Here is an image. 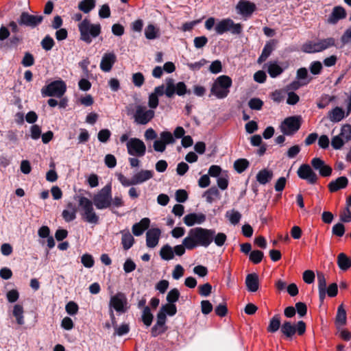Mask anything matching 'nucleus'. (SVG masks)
<instances>
[{
  "label": "nucleus",
  "instance_id": "15",
  "mask_svg": "<svg viewBox=\"0 0 351 351\" xmlns=\"http://www.w3.org/2000/svg\"><path fill=\"white\" fill-rule=\"evenodd\" d=\"M175 141L173 134L170 132L164 131L160 134V138L156 139L153 144L154 149L158 152H163L167 144Z\"/></svg>",
  "mask_w": 351,
  "mask_h": 351
},
{
  "label": "nucleus",
  "instance_id": "57",
  "mask_svg": "<svg viewBox=\"0 0 351 351\" xmlns=\"http://www.w3.org/2000/svg\"><path fill=\"white\" fill-rule=\"evenodd\" d=\"M212 292V286L208 282L199 287V293L203 297H208Z\"/></svg>",
  "mask_w": 351,
  "mask_h": 351
},
{
  "label": "nucleus",
  "instance_id": "47",
  "mask_svg": "<svg viewBox=\"0 0 351 351\" xmlns=\"http://www.w3.org/2000/svg\"><path fill=\"white\" fill-rule=\"evenodd\" d=\"M81 263L86 268H91L94 266L95 261L90 254H84L81 257Z\"/></svg>",
  "mask_w": 351,
  "mask_h": 351
},
{
  "label": "nucleus",
  "instance_id": "64",
  "mask_svg": "<svg viewBox=\"0 0 351 351\" xmlns=\"http://www.w3.org/2000/svg\"><path fill=\"white\" fill-rule=\"evenodd\" d=\"M111 135V132L108 129H103L100 130L98 133V139L100 142L106 143L110 138Z\"/></svg>",
  "mask_w": 351,
  "mask_h": 351
},
{
  "label": "nucleus",
  "instance_id": "58",
  "mask_svg": "<svg viewBox=\"0 0 351 351\" xmlns=\"http://www.w3.org/2000/svg\"><path fill=\"white\" fill-rule=\"evenodd\" d=\"M132 82L137 87L142 86L145 82L143 75L140 72L134 73L132 75Z\"/></svg>",
  "mask_w": 351,
  "mask_h": 351
},
{
  "label": "nucleus",
  "instance_id": "30",
  "mask_svg": "<svg viewBox=\"0 0 351 351\" xmlns=\"http://www.w3.org/2000/svg\"><path fill=\"white\" fill-rule=\"evenodd\" d=\"M203 197L206 198L208 203L212 204L213 202L220 199L221 194L216 186H212L204 193Z\"/></svg>",
  "mask_w": 351,
  "mask_h": 351
},
{
  "label": "nucleus",
  "instance_id": "33",
  "mask_svg": "<svg viewBox=\"0 0 351 351\" xmlns=\"http://www.w3.org/2000/svg\"><path fill=\"white\" fill-rule=\"evenodd\" d=\"M337 263L341 271H347L351 267V258L344 253L337 256Z\"/></svg>",
  "mask_w": 351,
  "mask_h": 351
},
{
  "label": "nucleus",
  "instance_id": "28",
  "mask_svg": "<svg viewBox=\"0 0 351 351\" xmlns=\"http://www.w3.org/2000/svg\"><path fill=\"white\" fill-rule=\"evenodd\" d=\"M247 289L250 292H256L259 287L258 276L256 273L247 274L245 278Z\"/></svg>",
  "mask_w": 351,
  "mask_h": 351
},
{
  "label": "nucleus",
  "instance_id": "7",
  "mask_svg": "<svg viewBox=\"0 0 351 351\" xmlns=\"http://www.w3.org/2000/svg\"><path fill=\"white\" fill-rule=\"evenodd\" d=\"M93 204L99 210L110 207L112 205L111 186H105L95 194L93 199Z\"/></svg>",
  "mask_w": 351,
  "mask_h": 351
},
{
  "label": "nucleus",
  "instance_id": "37",
  "mask_svg": "<svg viewBox=\"0 0 351 351\" xmlns=\"http://www.w3.org/2000/svg\"><path fill=\"white\" fill-rule=\"evenodd\" d=\"M296 79L302 82L306 86L312 80V77H309L308 71L304 67L300 68L297 70Z\"/></svg>",
  "mask_w": 351,
  "mask_h": 351
},
{
  "label": "nucleus",
  "instance_id": "62",
  "mask_svg": "<svg viewBox=\"0 0 351 351\" xmlns=\"http://www.w3.org/2000/svg\"><path fill=\"white\" fill-rule=\"evenodd\" d=\"M332 232L334 235L337 237H342L345 233V227L343 223H338L333 226Z\"/></svg>",
  "mask_w": 351,
  "mask_h": 351
},
{
  "label": "nucleus",
  "instance_id": "35",
  "mask_svg": "<svg viewBox=\"0 0 351 351\" xmlns=\"http://www.w3.org/2000/svg\"><path fill=\"white\" fill-rule=\"evenodd\" d=\"M280 315L277 314L272 317L267 326L269 332H276L281 328Z\"/></svg>",
  "mask_w": 351,
  "mask_h": 351
},
{
  "label": "nucleus",
  "instance_id": "55",
  "mask_svg": "<svg viewBox=\"0 0 351 351\" xmlns=\"http://www.w3.org/2000/svg\"><path fill=\"white\" fill-rule=\"evenodd\" d=\"M53 45H54V40L49 36H46L41 41V46L46 51L51 50L52 49V47H53Z\"/></svg>",
  "mask_w": 351,
  "mask_h": 351
},
{
  "label": "nucleus",
  "instance_id": "20",
  "mask_svg": "<svg viewBox=\"0 0 351 351\" xmlns=\"http://www.w3.org/2000/svg\"><path fill=\"white\" fill-rule=\"evenodd\" d=\"M347 13L344 8L338 5L333 8L331 14L327 19L326 21L328 24H337L339 20L346 17Z\"/></svg>",
  "mask_w": 351,
  "mask_h": 351
},
{
  "label": "nucleus",
  "instance_id": "26",
  "mask_svg": "<svg viewBox=\"0 0 351 351\" xmlns=\"http://www.w3.org/2000/svg\"><path fill=\"white\" fill-rule=\"evenodd\" d=\"M348 180L346 176H341L335 180H332L328 185L330 192L334 193L348 186Z\"/></svg>",
  "mask_w": 351,
  "mask_h": 351
},
{
  "label": "nucleus",
  "instance_id": "22",
  "mask_svg": "<svg viewBox=\"0 0 351 351\" xmlns=\"http://www.w3.org/2000/svg\"><path fill=\"white\" fill-rule=\"evenodd\" d=\"M206 215L199 213H189L183 218L184 223L187 226H193L195 224H202L206 221Z\"/></svg>",
  "mask_w": 351,
  "mask_h": 351
},
{
  "label": "nucleus",
  "instance_id": "24",
  "mask_svg": "<svg viewBox=\"0 0 351 351\" xmlns=\"http://www.w3.org/2000/svg\"><path fill=\"white\" fill-rule=\"evenodd\" d=\"M278 41L275 39L271 40L266 43L262 51L261 55L259 56L257 62L261 64L265 62L270 56L271 52L275 49Z\"/></svg>",
  "mask_w": 351,
  "mask_h": 351
},
{
  "label": "nucleus",
  "instance_id": "43",
  "mask_svg": "<svg viewBox=\"0 0 351 351\" xmlns=\"http://www.w3.org/2000/svg\"><path fill=\"white\" fill-rule=\"evenodd\" d=\"M249 166V162L247 159L240 158L234 162V169L239 173L243 172Z\"/></svg>",
  "mask_w": 351,
  "mask_h": 351
},
{
  "label": "nucleus",
  "instance_id": "49",
  "mask_svg": "<svg viewBox=\"0 0 351 351\" xmlns=\"http://www.w3.org/2000/svg\"><path fill=\"white\" fill-rule=\"evenodd\" d=\"M263 252L260 250H253L250 254V260L254 264H258L261 262L263 258Z\"/></svg>",
  "mask_w": 351,
  "mask_h": 351
},
{
  "label": "nucleus",
  "instance_id": "8",
  "mask_svg": "<svg viewBox=\"0 0 351 351\" xmlns=\"http://www.w3.org/2000/svg\"><path fill=\"white\" fill-rule=\"evenodd\" d=\"M215 29L217 34L220 35L226 32H230L232 34L239 35L242 32L243 26L241 23H235L230 19H224L216 24Z\"/></svg>",
  "mask_w": 351,
  "mask_h": 351
},
{
  "label": "nucleus",
  "instance_id": "23",
  "mask_svg": "<svg viewBox=\"0 0 351 351\" xmlns=\"http://www.w3.org/2000/svg\"><path fill=\"white\" fill-rule=\"evenodd\" d=\"M116 60L117 56L113 52L104 53L100 62V69L104 72H109Z\"/></svg>",
  "mask_w": 351,
  "mask_h": 351
},
{
  "label": "nucleus",
  "instance_id": "27",
  "mask_svg": "<svg viewBox=\"0 0 351 351\" xmlns=\"http://www.w3.org/2000/svg\"><path fill=\"white\" fill-rule=\"evenodd\" d=\"M150 224L149 218H143L138 223H136L132 226V231L134 235L139 237L142 235L145 230H147Z\"/></svg>",
  "mask_w": 351,
  "mask_h": 351
},
{
  "label": "nucleus",
  "instance_id": "39",
  "mask_svg": "<svg viewBox=\"0 0 351 351\" xmlns=\"http://www.w3.org/2000/svg\"><path fill=\"white\" fill-rule=\"evenodd\" d=\"M226 217L231 224L237 225L241 219V214L239 211L232 209L226 213Z\"/></svg>",
  "mask_w": 351,
  "mask_h": 351
},
{
  "label": "nucleus",
  "instance_id": "6",
  "mask_svg": "<svg viewBox=\"0 0 351 351\" xmlns=\"http://www.w3.org/2000/svg\"><path fill=\"white\" fill-rule=\"evenodd\" d=\"M335 45V40L333 38H327L317 41H308L302 46V51L308 53H317L322 51L330 47Z\"/></svg>",
  "mask_w": 351,
  "mask_h": 351
},
{
  "label": "nucleus",
  "instance_id": "34",
  "mask_svg": "<svg viewBox=\"0 0 351 351\" xmlns=\"http://www.w3.org/2000/svg\"><path fill=\"white\" fill-rule=\"evenodd\" d=\"M328 119L333 123L341 121L345 117V112L340 107H335L328 112Z\"/></svg>",
  "mask_w": 351,
  "mask_h": 351
},
{
  "label": "nucleus",
  "instance_id": "1",
  "mask_svg": "<svg viewBox=\"0 0 351 351\" xmlns=\"http://www.w3.org/2000/svg\"><path fill=\"white\" fill-rule=\"evenodd\" d=\"M214 229L197 227L189 231L187 237L183 239L186 250H192L198 246L208 247L213 242Z\"/></svg>",
  "mask_w": 351,
  "mask_h": 351
},
{
  "label": "nucleus",
  "instance_id": "41",
  "mask_svg": "<svg viewBox=\"0 0 351 351\" xmlns=\"http://www.w3.org/2000/svg\"><path fill=\"white\" fill-rule=\"evenodd\" d=\"M95 7V0H82L78 4V9L84 13H89Z\"/></svg>",
  "mask_w": 351,
  "mask_h": 351
},
{
  "label": "nucleus",
  "instance_id": "52",
  "mask_svg": "<svg viewBox=\"0 0 351 351\" xmlns=\"http://www.w3.org/2000/svg\"><path fill=\"white\" fill-rule=\"evenodd\" d=\"M167 330V326L165 324H160L156 323L154 326L152 328V335L153 337H157L162 333H164Z\"/></svg>",
  "mask_w": 351,
  "mask_h": 351
},
{
  "label": "nucleus",
  "instance_id": "25",
  "mask_svg": "<svg viewBox=\"0 0 351 351\" xmlns=\"http://www.w3.org/2000/svg\"><path fill=\"white\" fill-rule=\"evenodd\" d=\"M154 176V171L150 170H141L134 173L132 176L134 185H138L144 183L145 182L152 178Z\"/></svg>",
  "mask_w": 351,
  "mask_h": 351
},
{
  "label": "nucleus",
  "instance_id": "36",
  "mask_svg": "<svg viewBox=\"0 0 351 351\" xmlns=\"http://www.w3.org/2000/svg\"><path fill=\"white\" fill-rule=\"evenodd\" d=\"M23 313L24 310L22 305L15 304L14 306L12 315L16 318V323L19 325H23L25 324Z\"/></svg>",
  "mask_w": 351,
  "mask_h": 351
},
{
  "label": "nucleus",
  "instance_id": "21",
  "mask_svg": "<svg viewBox=\"0 0 351 351\" xmlns=\"http://www.w3.org/2000/svg\"><path fill=\"white\" fill-rule=\"evenodd\" d=\"M161 231L159 228H151L146 233V245L148 247H155L159 241Z\"/></svg>",
  "mask_w": 351,
  "mask_h": 351
},
{
  "label": "nucleus",
  "instance_id": "10",
  "mask_svg": "<svg viewBox=\"0 0 351 351\" xmlns=\"http://www.w3.org/2000/svg\"><path fill=\"white\" fill-rule=\"evenodd\" d=\"M66 90V84L62 80L51 82L41 89L42 95L47 97H61Z\"/></svg>",
  "mask_w": 351,
  "mask_h": 351
},
{
  "label": "nucleus",
  "instance_id": "54",
  "mask_svg": "<svg viewBox=\"0 0 351 351\" xmlns=\"http://www.w3.org/2000/svg\"><path fill=\"white\" fill-rule=\"evenodd\" d=\"M248 106L252 110H260L263 106V101L259 98H252L248 102Z\"/></svg>",
  "mask_w": 351,
  "mask_h": 351
},
{
  "label": "nucleus",
  "instance_id": "19",
  "mask_svg": "<svg viewBox=\"0 0 351 351\" xmlns=\"http://www.w3.org/2000/svg\"><path fill=\"white\" fill-rule=\"evenodd\" d=\"M129 154L135 152L136 154H145L146 147L145 143L136 138H130L126 143Z\"/></svg>",
  "mask_w": 351,
  "mask_h": 351
},
{
  "label": "nucleus",
  "instance_id": "9",
  "mask_svg": "<svg viewBox=\"0 0 351 351\" xmlns=\"http://www.w3.org/2000/svg\"><path fill=\"white\" fill-rule=\"evenodd\" d=\"M280 331L286 339H292L296 332L299 335L305 332L306 324L303 321H299L297 324L286 321L282 324Z\"/></svg>",
  "mask_w": 351,
  "mask_h": 351
},
{
  "label": "nucleus",
  "instance_id": "4",
  "mask_svg": "<svg viewBox=\"0 0 351 351\" xmlns=\"http://www.w3.org/2000/svg\"><path fill=\"white\" fill-rule=\"evenodd\" d=\"M232 84V79L229 76L225 75H220L213 84L210 93L215 95L217 99H223L229 94V89Z\"/></svg>",
  "mask_w": 351,
  "mask_h": 351
},
{
  "label": "nucleus",
  "instance_id": "11",
  "mask_svg": "<svg viewBox=\"0 0 351 351\" xmlns=\"http://www.w3.org/2000/svg\"><path fill=\"white\" fill-rule=\"evenodd\" d=\"M154 110L147 109L145 106L137 105L133 117L137 124L146 125L154 119Z\"/></svg>",
  "mask_w": 351,
  "mask_h": 351
},
{
  "label": "nucleus",
  "instance_id": "51",
  "mask_svg": "<svg viewBox=\"0 0 351 351\" xmlns=\"http://www.w3.org/2000/svg\"><path fill=\"white\" fill-rule=\"evenodd\" d=\"M339 135L341 136L346 142L349 141L351 139V125L348 124L343 125Z\"/></svg>",
  "mask_w": 351,
  "mask_h": 351
},
{
  "label": "nucleus",
  "instance_id": "14",
  "mask_svg": "<svg viewBox=\"0 0 351 351\" xmlns=\"http://www.w3.org/2000/svg\"><path fill=\"white\" fill-rule=\"evenodd\" d=\"M297 173L300 178L306 180L308 184H314L317 182L318 176L309 165H302L298 168Z\"/></svg>",
  "mask_w": 351,
  "mask_h": 351
},
{
  "label": "nucleus",
  "instance_id": "61",
  "mask_svg": "<svg viewBox=\"0 0 351 351\" xmlns=\"http://www.w3.org/2000/svg\"><path fill=\"white\" fill-rule=\"evenodd\" d=\"M78 308L77 304L73 301L68 302L65 306L66 313L70 315H75L77 314Z\"/></svg>",
  "mask_w": 351,
  "mask_h": 351
},
{
  "label": "nucleus",
  "instance_id": "56",
  "mask_svg": "<svg viewBox=\"0 0 351 351\" xmlns=\"http://www.w3.org/2000/svg\"><path fill=\"white\" fill-rule=\"evenodd\" d=\"M323 69L322 64L319 61H313L311 63L309 69L312 74L319 75Z\"/></svg>",
  "mask_w": 351,
  "mask_h": 351
},
{
  "label": "nucleus",
  "instance_id": "32",
  "mask_svg": "<svg viewBox=\"0 0 351 351\" xmlns=\"http://www.w3.org/2000/svg\"><path fill=\"white\" fill-rule=\"evenodd\" d=\"M67 209H65L62 211V217L66 222H70L73 221L76 218V207L75 206L69 202L67 206Z\"/></svg>",
  "mask_w": 351,
  "mask_h": 351
},
{
  "label": "nucleus",
  "instance_id": "29",
  "mask_svg": "<svg viewBox=\"0 0 351 351\" xmlns=\"http://www.w3.org/2000/svg\"><path fill=\"white\" fill-rule=\"evenodd\" d=\"M121 234V244L125 250L130 249L134 243V239L128 229L120 231Z\"/></svg>",
  "mask_w": 351,
  "mask_h": 351
},
{
  "label": "nucleus",
  "instance_id": "42",
  "mask_svg": "<svg viewBox=\"0 0 351 351\" xmlns=\"http://www.w3.org/2000/svg\"><path fill=\"white\" fill-rule=\"evenodd\" d=\"M346 323V312L343 304L339 306L336 316V324L339 326H343Z\"/></svg>",
  "mask_w": 351,
  "mask_h": 351
},
{
  "label": "nucleus",
  "instance_id": "31",
  "mask_svg": "<svg viewBox=\"0 0 351 351\" xmlns=\"http://www.w3.org/2000/svg\"><path fill=\"white\" fill-rule=\"evenodd\" d=\"M273 178V171L267 169H263L258 171L256 178L259 184L265 185L271 180Z\"/></svg>",
  "mask_w": 351,
  "mask_h": 351
},
{
  "label": "nucleus",
  "instance_id": "3",
  "mask_svg": "<svg viewBox=\"0 0 351 351\" xmlns=\"http://www.w3.org/2000/svg\"><path fill=\"white\" fill-rule=\"evenodd\" d=\"M80 40L86 44H90L93 38H97L101 32L99 23H91L90 20L84 19L78 24Z\"/></svg>",
  "mask_w": 351,
  "mask_h": 351
},
{
  "label": "nucleus",
  "instance_id": "59",
  "mask_svg": "<svg viewBox=\"0 0 351 351\" xmlns=\"http://www.w3.org/2000/svg\"><path fill=\"white\" fill-rule=\"evenodd\" d=\"M180 296V292L177 289H171L167 295V300L171 303L173 304L176 301L178 300Z\"/></svg>",
  "mask_w": 351,
  "mask_h": 351
},
{
  "label": "nucleus",
  "instance_id": "17",
  "mask_svg": "<svg viewBox=\"0 0 351 351\" xmlns=\"http://www.w3.org/2000/svg\"><path fill=\"white\" fill-rule=\"evenodd\" d=\"M311 165L313 169L317 171L322 177H328L332 174V168L319 158H313L311 161Z\"/></svg>",
  "mask_w": 351,
  "mask_h": 351
},
{
  "label": "nucleus",
  "instance_id": "12",
  "mask_svg": "<svg viewBox=\"0 0 351 351\" xmlns=\"http://www.w3.org/2000/svg\"><path fill=\"white\" fill-rule=\"evenodd\" d=\"M300 117L293 116L286 118L280 128L284 135H293L300 129Z\"/></svg>",
  "mask_w": 351,
  "mask_h": 351
},
{
  "label": "nucleus",
  "instance_id": "48",
  "mask_svg": "<svg viewBox=\"0 0 351 351\" xmlns=\"http://www.w3.org/2000/svg\"><path fill=\"white\" fill-rule=\"evenodd\" d=\"M217 186L221 190H225L228 186V176L226 173H222L217 180Z\"/></svg>",
  "mask_w": 351,
  "mask_h": 351
},
{
  "label": "nucleus",
  "instance_id": "44",
  "mask_svg": "<svg viewBox=\"0 0 351 351\" xmlns=\"http://www.w3.org/2000/svg\"><path fill=\"white\" fill-rule=\"evenodd\" d=\"M153 320V315L151 313V310L149 306H145L143 308L142 314V321L144 324L147 326H149Z\"/></svg>",
  "mask_w": 351,
  "mask_h": 351
},
{
  "label": "nucleus",
  "instance_id": "38",
  "mask_svg": "<svg viewBox=\"0 0 351 351\" xmlns=\"http://www.w3.org/2000/svg\"><path fill=\"white\" fill-rule=\"evenodd\" d=\"M284 69L276 62L269 63L267 72L271 77L275 78L282 73Z\"/></svg>",
  "mask_w": 351,
  "mask_h": 351
},
{
  "label": "nucleus",
  "instance_id": "16",
  "mask_svg": "<svg viewBox=\"0 0 351 351\" xmlns=\"http://www.w3.org/2000/svg\"><path fill=\"white\" fill-rule=\"evenodd\" d=\"M256 9V5L249 1L241 0L236 5L237 13L245 18L250 17Z\"/></svg>",
  "mask_w": 351,
  "mask_h": 351
},
{
  "label": "nucleus",
  "instance_id": "53",
  "mask_svg": "<svg viewBox=\"0 0 351 351\" xmlns=\"http://www.w3.org/2000/svg\"><path fill=\"white\" fill-rule=\"evenodd\" d=\"M160 310L165 313V315L173 316L177 313V308L174 304H167L162 305Z\"/></svg>",
  "mask_w": 351,
  "mask_h": 351
},
{
  "label": "nucleus",
  "instance_id": "63",
  "mask_svg": "<svg viewBox=\"0 0 351 351\" xmlns=\"http://www.w3.org/2000/svg\"><path fill=\"white\" fill-rule=\"evenodd\" d=\"M193 43L197 49H200L207 44L208 38L205 36H197L194 38Z\"/></svg>",
  "mask_w": 351,
  "mask_h": 351
},
{
  "label": "nucleus",
  "instance_id": "5",
  "mask_svg": "<svg viewBox=\"0 0 351 351\" xmlns=\"http://www.w3.org/2000/svg\"><path fill=\"white\" fill-rule=\"evenodd\" d=\"M79 206L82 208V218L86 222L96 225L99 223V217L94 210L93 202L83 196L78 197Z\"/></svg>",
  "mask_w": 351,
  "mask_h": 351
},
{
  "label": "nucleus",
  "instance_id": "45",
  "mask_svg": "<svg viewBox=\"0 0 351 351\" xmlns=\"http://www.w3.org/2000/svg\"><path fill=\"white\" fill-rule=\"evenodd\" d=\"M335 97L334 96H330L328 95H324L321 97L318 101L317 105L319 109H323L328 106L330 102H332Z\"/></svg>",
  "mask_w": 351,
  "mask_h": 351
},
{
  "label": "nucleus",
  "instance_id": "2",
  "mask_svg": "<svg viewBox=\"0 0 351 351\" xmlns=\"http://www.w3.org/2000/svg\"><path fill=\"white\" fill-rule=\"evenodd\" d=\"M190 93V90H187L184 82H179L176 84L173 78H167L165 80V87L164 85L156 86L153 93L156 94L157 97L165 94L167 97L171 98L175 94L182 96L186 93L189 94Z\"/></svg>",
  "mask_w": 351,
  "mask_h": 351
},
{
  "label": "nucleus",
  "instance_id": "18",
  "mask_svg": "<svg viewBox=\"0 0 351 351\" xmlns=\"http://www.w3.org/2000/svg\"><path fill=\"white\" fill-rule=\"evenodd\" d=\"M43 19L42 16H34L24 12L21 14L18 22L20 25L34 27L40 24Z\"/></svg>",
  "mask_w": 351,
  "mask_h": 351
},
{
  "label": "nucleus",
  "instance_id": "13",
  "mask_svg": "<svg viewBox=\"0 0 351 351\" xmlns=\"http://www.w3.org/2000/svg\"><path fill=\"white\" fill-rule=\"evenodd\" d=\"M128 299L125 293L118 292L112 295L109 302V307L114 309L117 313H124L128 310Z\"/></svg>",
  "mask_w": 351,
  "mask_h": 351
},
{
  "label": "nucleus",
  "instance_id": "40",
  "mask_svg": "<svg viewBox=\"0 0 351 351\" xmlns=\"http://www.w3.org/2000/svg\"><path fill=\"white\" fill-rule=\"evenodd\" d=\"M160 256L162 259L170 261L173 258L174 254L173 248L168 244L165 245L160 251Z\"/></svg>",
  "mask_w": 351,
  "mask_h": 351
},
{
  "label": "nucleus",
  "instance_id": "60",
  "mask_svg": "<svg viewBox=\"0 0 351 351\" xmlns=\"http://www.w3.org/2000/svg\"><path fill=\"white\" fill-rule=\"evenodd\" d=\"M346 141L339 135L334 136L331 140V145L335 149H340Z\"/></svg>",
  "mask_w": 351,
  "mask_h": 351
},
{
  "label": "nucleus",
  "instance_id": "50",
  "mask_svg": "<svg viewBox=\"0 0 351 351\" xmlns=\"http://www.w3.org/2000/svg\"><path fill=\"white\" fill-rule=\"evenodd\" d=\"M158 30L154 25L150 24L145 29V35L147 39L152 40L157 38Z\"/></svg>",
  "mask_w": 351,
  "mask_h": 351
},
{
  "label": "nucleus",
  "instance_id": "46",
  "mask_svg": "<svg viewBox=\"0 0 351 351\" xmlns=\"http://www.w3.org/2000/svg\"><path fill=\"white\" fill-rule=\"evenodd\" d=\"M227 237L226 234L223 232H219L216 234L215 230H214V236L213 237V241L215 242V245L218 247H221L224 245L226 241Z\"/></svg>",
  "mask_w": 351,
  "mask_h": 351
}]
</instances>
